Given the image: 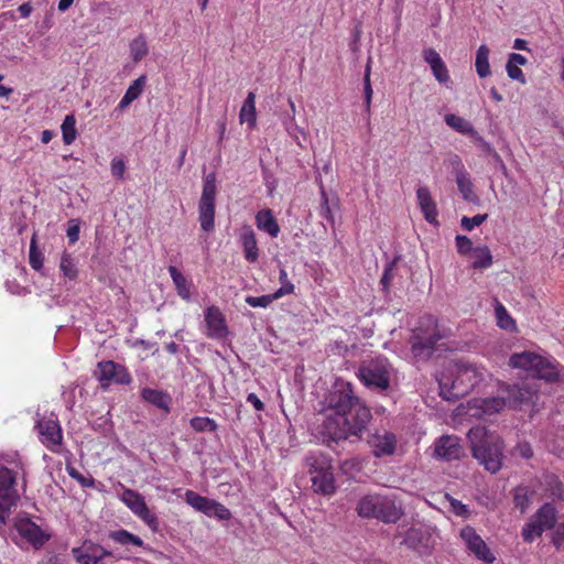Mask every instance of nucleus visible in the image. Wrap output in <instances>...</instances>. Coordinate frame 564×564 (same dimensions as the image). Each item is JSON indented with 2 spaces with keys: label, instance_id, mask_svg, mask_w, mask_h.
<instances>
[{
  "label": "nucleus",
  "instance_id": "nucleus-1",
  "mask_svg": "<svg viewBox=\"0 0 564 564\" xmlns=\"http://www.w3.org/2000/svg\"><path fill=\"white\" fill-rule=\"evenodd\" d=\"M324 420L316 427V437L329 448L354 437L361 441L372 419L371 411L355 393L352 384L336 381L324 398Z\"/></svg>",
  "mask_w": 564,
  "mask_h": 564
},
{
  "label": "nucleus",
  "instance_id": "nucleus-2",
  "mask_svg": "<svg viewBox=\"0 0 564 564\" xmlns=\"http://www.w3.org/2000/svg\"><path fill=\"white\" fill-rule=\"evenodd\" d=\"M471 455L484 468L498 473L505 458V442L500 435L486 427H475L468 432Z\"/></svg>",
  "mask_w": 564,
  "mask_h": 564
},
{
  "label": "nucleus",
  "instance_id": "nucleus-3",
  "mask_svg": "<svg viewBox=\"0 0 564 564\" xmlns=\"http://www.w3.org/2000/svg\"><path fill=\"white\" fill-rule=\"evenodd\" d=\"M358 516L361 518H376L384 523H395L404 514L402 507L387 496L368 495L357 505Z\"/></svg>",
  "mask_w": 564,
  "mask_h": 564
},
{
  "label": "nucleus",
  "instance_id": "nucleus-4",
  "mask_svg": "<svg viewBox=\"0 0 564 564\" xmlns=\"http://www.w3.org/2000/svg\"><path fill=\"white\" fill-rule=\"evenodd\" d=\"M437 381L442 399L454 402L468 394L480 378L473 366H463L458 368L455 378L442 375Z\"/></svg>",
  "mask_w": 564,
  "mask_h": 564
},
{
  "label": "nucleus",
  "instance_id": "nucleus-5",
  "mask_svg": "<svg viewBox=\"0 0 564 564\" xmlns=\"http://www.w3.org/2000/svg\"><path fill=\"white\" fill-rule=\"evenodd\" d=\"M393 368L383 356L365 359L359 364L357 376L368 389L387 391L390 389Z\"/></svg>",
  "mask_w": 564,
  "mask_h": 564
},
{
  "label": "nucleus",
  "instance_id": "nucleus-6",
  "mask_svg": "<svg viewBox=\"0 0 564 564\" xmlns=\"http://www.w3.org/2000/svg\"><path fill=\"white\" fill-rule=\"evenodd\" d=\"M306 466L311 475L312 489L315 494L333 496L337 486L333 473L332 462L321 455L306 458Z\"/></svg>",
  "mask_w": 564,
  "mask_h": 564
},
{
  "label": "nucleus",
  "instance_id": "nucleus-7",
  "mask_svg": "<svg viewBox=\"0 0 564 564\" xmlns=\"http://www.w3.org/2000/svg\"><path fill=\"white\" fill-rule=\"evenodd\" d=\"M216 173L210 172L204 177L202 196L198 203L199 224L205 232H210L215 228V208L217 193Z\"/></svg>",
  "mask_w": 564,
  "mask_h": 564
},
{
  "label": "nucleus",
  "instance_id": "nucleus-8",
  "mask_svg": "<svg viewBox=\"0 0 564 564\" xmlns=\"http://www.w3.org/2000/svg\"><path fill=\"white\" fill-rule=\"evenodd\" d=\"M15 481L17 473L0 460V524L6 523L19 498Z\"/></svg>",
  "mask_w": 564,
  "mask_h": 564
},
{
  "label": "nucleus",
  "instance_id": "nucleus-9",
  "mask_svg": "<svg viewBox=\"0 0 564 564\" xmlns=\"http://www.w3.org/2000/svg\"><path fill=\"white\" fill-rule=\"evenodd\" d=\"M95 377L100 382L102 390H107L111 383L129 386L132 382V377L127 367L113 360L99 361Z\"/></svg>",
  "mask_w": 564,
  "mask_h": 564
},
{
  "label": "nucleus",
  "instance_id": "nucleus-10",
  "mask_svg": "<svg viewBox=\"0 0 564 564\" xmlns=\"http://www.w3.org/2000/svg\"><path fill=\"white\" fill-rule=\"evenodd\" d=\"M400 544L416 552L420 556H430L435 541L427 529L411 527L402 535Z\"/></svg>",
  "mask_w": 564,
  "mask_h": 564
},
{
  "label": "nucleus",
  "instance_id": "nucleus-11",
  "mask_svg": "<svg viewBox=\"0 0 564 564\" xmlns=\"http://www.w3.org/2000/svg\"><path fill=\"white\" fill-rule=\"evenodd\" d=\"M459 535L465 542L467 549L476 556L477 560L482 561L486 564H492L496 561V556L491 550L473 527H464L460 530Z\"/></svg>",
  "mask_w": 564,
  "mask_h": 564
},
{
  "label": "nucleus",
  "instance_id": "nucleus-12",
  "mask_svg": "<svg viewBox=\"0 0 564 564\" xmlns=\"http://www.w3.org/2000/svg\"><path fill=\"white\" fill-rule=\"evenodd\" d=\"M37 433L41 442L52 452L58 453L63 443L62 426L57 417L37 420Z\"/></svg>",
  "mask_w": 564,
  "mask_h": 564
},
{
  "label": "nucleus",
  "instance_id": "nucleus-13",
  "mask_svg": "<svg viewBox=\"0 0 564 564\" xmlns=\"http://www.w3.org/2000/svg\"><path fill=\"white\" fill-rule=\"evenodd\" d=\"M465 456L460 440L454 435H443L434 444V457L436 459L451 462L458 460Z\"/></svg>",
  "mask_w": 564,
  "mask_h": 564
},
{
  "label": "nucleus",
  "instance_id": "nucleus-14",
  "mask_svg": "<svg viewBox=\"0 0 564 564\" xmlns=\"http://www.w3.org/2000/svg\"><path fill=\"white\" fill-rule=\"evenodd\" d=\"M538 390L528 383H516L507 386L503 399H506L507 406L513 410L521 409L522 405H528L533 402L536 397Z\"/></svg>",
  "mask_w": 564,
  "mask_h": 564
},
{
  "label": "nucleus",
  "instance_id": "nucleus-15",
  "mask_svg": "<svg viewBox=\"0 0 564 564\" xmlns=\"http://www.w3.org/2000/svg\"><path fill=\"white\" fill-rule=\"evenodd\" d=\"M14 542L22 549L35 547V523L29 514H18L14 521Z\"/></svg>",
  "mask_w": 564,
  "mask_h": 564
},
{
  "label": "nucleus",
  "instance_id": "nucleus-16",
  "mask_svg": "<svg viewBox=\"0 0 564 564\" xmlns=\"http://www.w3.org/2000/svg\"><path fill=\"white\" fill-rule=\"evenodd\" d=\"M205 322L207 326L206 335L214 339H224L228 336L229 330L226 324L225 315L219 307L212 305L205 311Z\"/></svg>",
  "mask_w": 564,
  "mask_h": 564
},
{
  "label": "nucleus",
  "instance_id": "nucleus-17",
  "mask_svg": "<svg viewBox=\"0 0 564 564\" xmlns=\"http://www.w3.org/2000/svg\"><path fill=\"white\" fill-rule=\"evenodd\" d=\"M368 445L372 448V455L376 458L393 455L397 447V437L391 432L380 435L378 432L369 433L367 437Z\"/></svg>",
  "mask_w": 564,
  "mask_h": 564
},
{
  "label": "nucleus",
  "instance_id": "nucleus-18",
  "mask_svg": "<svg viewBox=\"0 0 564 564\" xmlns=\"http://www.w3.org/2000/svg\"><path fill=\"white\" fill-rule=\"evenodd\" d=\"M416 198L424 219L432 225H438L437 206L433 199L430 189L426 186H420L416 189Z\"/></svg>",
  "mask_w": 564,
  "mask_h": 564
},
{
  "label": "nucleus",
  "instance_id": "nucleus-19",
  "mask_svg": "<svg viewBox=\"0 0 564 564\" xmlns=\"http://www.w3.org/2000/svg\"><path fill=\"white\" fill-rule=\"evenodd\" d=\"M442 338L438 330L434 329L432 334L421 336L416 334L411 339L412 352L415 356L431 357L434 352L436 343Z\"/></svg>",
  "mask_w": 564,
  "mask_h": 564
},
{
  "label": "nucleus",
  "instance_id": "nucleus-20",
  "mask_svg": "<svg viewBox=\"0 0 564 564\" xmlns=\"http://www.w3.org/2000/svg\"><path fill=\"white\" fill-rule=\"evenodd\" d=\"M140 395L142 400L162 410L165 414L171 412L172 397L166 391L147 387L141 390Z\"/></svg>",
  "mask_w": 564,
  "mask_h": 564
},
{
  "label": "nucleus",
  "instance_id": "nucleus-21",
  "mask_svg": "<svg viewBox=\"0 0 564 564\" xmlns=\"http://www.w3.org/2000/svg\"><path fill=\"white\" fill-rule=\"evenodd\" d=\"M423 58L430 65L433 75L438 83L445 84L449 80L448 69L440 54L434 48H425L423 51Z\"/></svg>",
  "mask_w": 564,
  "mask_h": 564
},
{
  "label": "nucleus",
  "instance_id": "nucleus-22",
  "mask_svg": "<svg viewBox=\"0 0 564 564\" xmlns=\"http://www.w3.org/2000/svg\"><path fill=\"white\" fill-rule=\"evenodd\" d=\"M473 405L477 410L475 415L480 417H485L487 415H492L500 412L505 406H507L506 399L503 397H491L484 399H474Z\"/></svg>",
  "mask_w": 564,
  "mask_h": 564
},
{
  "label": "nucleus",
  "instance_id": "nucleus-23",
  "mask_svg": "<svg viewBox=\"0 0 564 564\" xmlns=\"http://www.w3.org/2000/svg\"><path fill=\"white\" fill-rule=\"evenodd\" d=\"M72 555L77 560V556L79 555H88L89 557L93 556H100V557H111L113 561H117L115 554L112 551L107 550L102 545L93 542L90 539H86L83 541L80 546H76L72 549Z\"/></svg>",
  "mask_w": 564,
  "mask_h": 564
},
{
  "label": "nucleus",
  "instance_id": "nucleus-24",
  "mask_svg": "<svg viewBox=\"0 0 564 564\" xmlns=\"http://www.w3.org/2000/svg\"><path fill=\"white\" fill-rule=\"evenodd\" d=\"M240 241L242 243L245 259L253 263L259 258V249L257 245L256 234L250 226H245L240 234Z\"/></svg>",
  "mask_w": 564,
  "mask_h": 564
},
{
  "label": "nucleus",
  "instance_id": "nucleus-25",
  "mask_svg": "<svg viewBox=\"0 0 564 564\" xmlns=\"http://www.w3.org/2000/svg\"><path fill=\"white\" fill-rule=\"evenodd\" d=\"M540 361L538 367H534L533 376L549 383L560 381L561 370L557 369V366L542 356H540Z\"/></svg>",
  "mask_w": 564,
  "mask_h": 564
},
{
  "label": "nucleus",
  "instance_id": "nucleus-26",
  "mask_svg": "<svg viewBox=\"0 0 564 564\" xmlns=\"http://www.w3.org/2000/svg\"><path fill=\"white\" fill-rule=\"evenodd\" d=\"M540 362V355L525 350L522 352L512 354L508 364L512 368L533 372L534 367H538Z\"/></svg>",
  "mask_w": 564,
  "mask_h": 564
},
{
  "label": "nucleus",
  "instance_id": "nucleus-27",
  "mask_svg": "<svg viewBox=\"0 0 564 564\" xmlns=\"http://www.w3.org/2000/svg\"><path fill=\"white\" fill-rule=\"evenodd\" d=\"M556 514V508L551 502H544L531 517L535 522L540 523L545 531L555 529L557 524Z\"/></svg>",
  "mask_w": 564,
  "mask_h": 564
},
{
  "label": "nucleus",
  "instance_id": "nucleus-28",
  "mask_svg": "<svg viewBox=\"0 0 564 564\" xmlns=\"http://www.w3.org/2000/svg\"><path fill=\"white\" fill-rule=\"evenodd\" d=\"M257 220V227L269 234L272 238L278 237L280 232V226L278 224V220L273 216V213L271 209H262L258 212L256 216Z\"/></svg>",
  "mask_w": 564,
  "mask_h": 564
},
{
  "label": "nucleus",
  "instance_id": "nucleus-29",
  "mask_svg": "<svg viewBox=\"0 0 564 564\" xmlns=\"http://www.w3.org/2000/svg\"><path fill=\"white\" fill-rule=\"evenodd\" d=\"M215 499L200 496L198 492L187 490L185 492V501L195 510L204 513L207 517H212V507Z\"/></svg>",
  "mask_w": 564,
  "mask_h": 564
},
{
  "label": "nucleus",
  "instance_id": "nucleus-30",
  "mask_svg": "<svg viewBox=\"0 0 564 564\" xmlns=\"http://www.w3.org/2000/svg\"><path fill=\"white\" fill-rule=\"evenodd\" d=\"M121 500L135 516L145 511L148 507L144 497L130 488H123Z\"/></svg>",
  "mask_w": 564,
  "mask_h": 564
},
{
  "label": "nucleus",
  "instance_id": "nucleus-31",
  "mask_svg": "<svg viewBox=\"0 0 564 564\" xmlns=\"http://www.w3.org/2000/svg\"><path fill=\"white\" fill-rule=\"evenodd\" d=\"M457 188L462 194L464 200L479 204V197L474 192V184L470 180L469 173H465L456 177Z\"/></svg>",
  "mask_w": 564,
  "mask_h": 564
},
{
  "label": "nucleus",
  "instance_id": "nucleus-32",
  "mask_svg": "<svg viewBox=\"0 0 564 564\" xmlns=\"http://www.w3.org/2000/svg\"><path fill=\"white\" fill-rule=\"evenodd\" d=\"M169 273L173 280L177 294L186 301L191 300L189 284L183 273L174 265L169 267Z\"/></svg>",
  "mask_w": 564,
  "mask_h": 564
},
{
  "label": "nucleus",
  "instance_id": "nucleus-33",
  "mask_svg": "<svg viewBox=\"0 0 564 564\" xmlns=\"http://www.w3.org/2000/svg\"><path fill=\"white\" fill-rule=\"evenodd\" d=\"M444 120L447 126H449L452 129H454L455 131H457L459 133H463V134H466L469 137H470V134H476V129L474 128L471 122H469L468 120H466L463 117H459L454 113H447L445 116Z\"/></svg>",
  "mask_w": 564,
  "mask_h": 564
},
{
  "label": "nucleus",
  "instance_id": "nucleus-34",
  "mask_svg": "<svg viewBox=\"0 0 564 564\" xmlns=\"http://www.w3.org/2000/svg\"><path fill=\"white\" fill-rule=\"evenodd\" d=\"M489 53L490 51L485 44L480 45L476 52L475 67L480 78H486L491 74L489 65Z\"/></svg>",
  "mask_w": 564,
  "mask_h": 564
},
{
  "label": "nucleus",
  "instance_id": "nucleus-35",
  "mask_svg": "<svg viewBox=\"0 0 564 564\" xmlns=\"http://www.w3.org/2000/svg\"><path fill=\"white\" fill-rule=\"evenodd\" d=\"M291 291V288L278 289L272 294L261 295V296H247L246 303L252 307H268L273 301L286 295V292Z\"/></svg>",
  "mask_w": 564,
  "mask_h": 564
},
{
  "label": "nucleus",
  "instance_id": "nucleus-36",
  "mask_svg": "<svg viewBox=\"0 0 564 564\" xmlns=\"http://www.w3.org/2000/svg\"><path fill=\"white\" fill-rule=\"evenodd\" d=\"M108 536H109V539H111L112 541H115L116 543L121 544V545H133V546H138V547L143 546V541L140 536H138L124 529L110 531Z\"/></svg>",
  "mask_w": 564,
  "mask_h": 564
},
{
  "label": "nucleus",
  "instance_id": "nucleus-37",
  "mask_svg": "<svg viewBox=\"0 0 564 564\" xmlns=\"http://www.w3.org/2000/svg\"><path fill=\"white\" fill-rule=\"evenodd\" d=\"M256 95L250 91L241 107L240 110V121L247 122L249 126H254L256 123Z\"/></svg>",
  "mask_w": 564,
  "mask_h": 564
},
{
  "label": "nucleus",
  "instance_id": "nucleus-38",
  "mask_svg": "<svg viewBox=\"0 0 564 564\" xmlns=\"http://www.w3.org/2000/svg\"><path fill=\"white\" fill-rule=\"evenodd\" d=\"M545 486L549 496L553 500L563 501L564 500V484L561 479L554 475L550 474L545 477Z\"/></svg>",
  "mask_w": 564,
  "mask_h": 564
},
{
  "label": "nucleus",
  "instance_id": "nucleus-39",
  "mask_svg": "<svg viewBox=\"0 0 564 564\" xmlns=\"http://www.w3.org/2000/svg\"><path fill=\"white\" fill-rule=\"evenodd\" d=\"M130 54L134 63H139L149 53L148 43L143 34L138 35L130 42Z\"/></svg>",
  "mask_w": 564,
  "mask_h": 564
},
{
  "label": "nucleus",
  "instance_id": "nucleus-40",
  "mask_svg": "<svg viewBox=\"0 0 564 564\" xmlns=\"http://www.w3.org/2000/svg\"><path fill=\"white\" fill-rule=\"evenodd\" d=\"M474 257L475 261L471 264L474 269H487L492 264V254L487 246L476 247Z\"/></svg>",
  "mask_w": 564,
  "mask_h": 564
},
{
  "label": "nucleus",
  "instance_id": "nucleus-41",
  "mask_svg": "<svg viewBox=\"0 0 564 564\" xmlns=\"http://www.w3.org/2000/svg\"><path fill=\"white\" fill-rule=\"evenodd\" d=\"M76 119L74 115H67L62 123V134L65 144H72L77 135Z\"/></svg>",
  "mask_w": 564,
  "mask_h": 564
},
{
  "label": "nucleus",
  "instance_id": "nucleus-42",
  "mask_svg": "<svg viewBox=\"0 0 564 564\" xmlns=\"http://www.w3.org/2000/svg\"><path fill=\"white\" fill-rule=\"evenodd\" d=\"M543 532L542 525L530 517L529 521L522 528L521 535L524 542L531 543L535 538L541 536Z\"/></svg>",
  "mask_w": 564,
  "mask_h": 564
},
{
  "label": "nucleus",
  "instance_id": "nucleus-43",
  "mask_svg": "<svg viewBox=\"0 0 564 564\" xmlns=\"http://www.w3.org/2000/svg\"><path fill=\"white\" fill-rule=\"evenodd\" d=\"M399 260L400 256H397L390 262H388L380 279L381 290L386 294H388L390 291L391 282L394 278V269Z\"/></svg>",
  "mask_w": 564,
  "mask_h": 564
},
{
  "label": "nucleus",
  "instance_id": "nucleus-44",
  "mask_svg": "<svg viewBox=\"0 0 564 564\" xmlns=\"http://www.w3.org/2000/svg\"><path fill=\"white\" fill-rule=\"evenodd\" d=\"M189 424L196 432H215L218 429L216 421L210 417L194 416Z\"/></svg>",
  "mask_w": 564,
  "mask_h": 564
},
{
  "label": "nucleus",
  "instance_id": "nucleus-45",
  "mask_svg": "<svg viewBox=\"0 0 564 564\" xmlns=\"http://www.w3.org/2000/svg\"><path fill=\"white\" fill-rule=\"evenodd\" d=\"M59 269L63 274L69 280H75L78 276V270L76 263L69 253L63 252L59 263Z\"/></svg>",
  "mask_w": 564,
  "mask_h": 564
},
{
  "label": "nucleus",
  "instance_id": "nucleus-46",
  "mask_svg": "<svg viewBox=\"0 0 564 564\" xmlns=\"http://www.w3.org/2000/svg\"><path fill=\"white\" fill-rule=\"evenodd\" d=\"M530 503H531V499L528 495L527 488L521 487V486L517 487L514 489V495H513L514 508L519 509L520 512L523 514L529 509Z\"/></svg>",
  "mask_w": 564,
  "mask_h": 564
},
{
  "label": "nucleus",
  "instance_id": "nucleus-47",
  "mask_svg": "<svg viewBox=\"0 0 564 564\" xmlns=\"http://www.w3.org/2000/svg\"><path fill=\"white\" fill-rule=\"evenodd\" d=\"M496 317H497V324L502 329H511L516 326V322L512 319V317L508 314L505 306L497 302L496 305Z\"/></svg>",
  "mask_w": 564,
  "mask_h": 564
},
{
  "label": "nucleus",
  "instance_id": "nucleus-48",
  "mask_svg": "<svg viewBox=\"0 0 564 564\" xmlns=\"http://www.w3.org/2000/svg\"><path fill=\"white\" fill-rule=\"evenodd\" d=\"M66 471L70 478L80 484L84 488H93L95 486V478L91 476L85 477L72 464H66Z\"/></svg>",
  "mask_w": 564,
  "mask_h": 564
},
{
  "label": "nucleus",
  "instance_id": "nucleus-49",
  "mask_svg": "<svg viewBox=\"0 0 564 564\" xmlns=\"http://www.w3.org/2000/svg\"><path fill=\"white\" fill-rule=\"evenodd\" d=\"M444 163L452 169V173L455 175V178L459 175L468 173L463 164L462 159L456 153H449Z\"/></svg>",
  "mask_w": 564,
  "mask_h": 564
},
{
  "label": "nucleus",
  "instance_id": "nucleus-50",
  "mask_svg": "<svg viewBox=\"0 0 564 564\" xmlns=\"http://www.w3.org/2000/svg\"><path fill=\"white\" fill-rule=\"evenodd\" d=\"M321 197H322V202H321L319 215H321V217L326 219L330 225H334L335 220H334L333 209H332L327 193L325 192V188L323 185L321 186Z\"/></svg>",
  "mask_w": 564,
  "mask_h": 564
},
{
  "label": "nucleus",
  "instance_id": "nucleus-51",
  "mask_svg": "<svg viewBox=\"0 0 564 564\" xmlns=\"http://www.w3.org/2000/svg\"><path fill=\"white\" fill-rule=\"evenodd\" d=\"M370 64L368 63L366 65L365 74H364V98H365V108L366 111L370 112V105H371V98H372V87L370 82Z\"/></svg>",
  "mask_w": 564,
  "mask_h": 564
},
{
  "label": "nucleus",
  "instance_id": "nucleus-52",
  "mask_svg": "<svg viewBox=\"0 0 564 564\" xmlns=\"http://www.w3.org/2000/svg\"><path fill=\"white\" fill-rule=\"evenodd\" d=\"M488 218V214H477L474 217L464 216L460 219V227L466 231H471L475 227L484 224Z\"/></svg>",
  "mask_w": 564,
  "mask_h": 564
},
{
  "label": "nucleus",
  "instance_id": "nucleus-53",
  "mask_svg": "<svg viewBox=\"0 0 564 564\" xmlns=\"http://www.w3.org/2000/svg\"><path fill=\"white\" fill-rule=\"evenodd\" d=\"M511 454L525 460L531 459L534 455L533 448L528 441L518 442L512 448Z\"/></svg>",
  "mask_w": 564,
  "mask_h": 564
},
{
  "label": "nucleus",
  "instance_id": "nucleus-54",
  "mask_svg": "<svg viewBox=\"0 0 564 564\" xmlns=\"http://www.w3.org/2000/svg\"><path fill=\"white\" fill-rule=\"evenodd\" d=\"M447 499L449 500L451 510L455 516L462 517V518H469L470 517V510L466 505H464L460 500H457L449 495H446Z\"/></svg>",
  "mask_w": 564,
  "mask_h": 564
},
{
  "label": "nucleus",
  "instance_id": "nucleus-55",
  "mask_svg": "<svg viewBox=\"0 0 564 564\" xmlns=\"http://www.w3.org/2000/svg\"><path fill=\"white\" fill-rule=\"evenodd\" d=\"M147 83V76L141 75L128 87L127 94L130 95L134 100L140 97Z\"/></svg>",
  "mask_w": 564,
  "mask_h": 564
},
{
  "label": "nucleus",
  "instance_id": "nucleus-56",
  "mask_svg": "<svg viewBox=\"0 0 564 564\" xmlns=\"http://www.w3.org/2000/svg\"><path fill=\"white\" fill-rule=\"evenodd\" d=\"M457 252L460 254H468L469 252H474L473 241L465 235H457L455 237Z\"/></svg>",
  "mask_w": 564,
  "mask_h": 564
},
{
  "label": "nucleus",
  "instance_id": "nucleus-57",
  "mask_svg": "<svg viewBox=\"0 0 564 564\" xmlns=\"http://www.w3.org/2000/svg\"><path fill=\"white\" fill-rule=\"evenodd\" d=\"M262 175H263V182L267 187V192L269 196L273 195V192L275 191L278 186V180L275 178L274 174L265 166H261Z\"/></svg>",
  "mask_w": 564,
  "mask_h": 564
},
{
  "label": "nucleus",
  "instance_id": "nucleus-58",
  "mask_svg": "<svg viewBox=\"0 0 564 564\" xmlns=\"http://www.w3.org/2000/svg\"><path fill=\"white\" fill-rule=\"evenodd\" d=\"M212 517H215L218 520H229L232 518V513L226 506L214 500L212 507Z\"/></svg>",
  "mask_w": 564,
  "mask_h": 564
},
{
  "label": "nucleus",
  "instance_id": "nucleus-59",
  "mask_svg": "<svg viewBox=\"0 0 564 564\" xmlns=\"http://www.w3.org/2000/svg\"><path fill=\"white\" fill-rule=\"evenodd\" d=\"M138 517L142 519L153 532L159 530V519L148 507L145 508V511L139 513Z\"/></svg>",
  "mask_w": 564,
  "mask_h": 564
},
{
  "label": "nucleus",
  "instance_id": "nucleus-60",
  "mask_svg": "<svg viewBox=\"0 0 564 564\" xmlns=\"http://www.w3.org/2000/svg\"><path fill=\"white\" fill-rule=\"evenodd\" d=\"M552 544L555 549H564V522L557 523L552 533Z\"/></svg>",
  "mask_w": 564,
  "mask_h": 564
},
{
  "label": "nucleus",
  "instance_id": "nucleus-61",
  "mask_svg": "<svg viewBox=\"0 0 564 564\" xmlns=\"http://www.w3.org/2000/svg\"><path fill=\"white\" fill-rule=\"evenodd\" d=\"M506 70H507L508 77L510 79L518 80L521 84H525L527 83L524 74L521 70V68H519V66H516V65L507 62Z\"/></svg>",
  "mask_w": 564,
  "mask_h": 564
},
{
  "label": "nucleus",
  "instance_id": "nucleus-62",
  "mask_svg": "<svg viewBox=\"0 0 564 564\" xmlns=\"http://www.w3.org/2000/svg\"><path fill=\"white\" fill-rule=\"evenodd\" d=\"M470 138L485 154L490 155L495 151L491 144L488 143L477 131L476 134H470Z\"/></svg>",
  "mask_w": 564,
  "mask_h": 564
},
{
  "label": "nucleus",
  "instance_id": "nucleus-63",
  "mask_svg": "<svg viewBox=\"0 0 564 564\" xmlns=\"http://www.w3.org/2000/svg\"><path fill=\"white\" fill-rule=\"evenodd\" d=\"M79 224H78V220L76 219H70L68 221V227H67V237H68V240H69V243H75L76 241H78L79 239Z\"/></svg>",
  "mask_w": 564,
  "mask_h": 564
},
{
  "label": "nucleus",
  "instance_id": "nucleus-64",
  "mask_svg": "<svg viewBox=\"0 0 564 564\" xmlns=\"http://www.w3.org/2000/svg\"><path fill=\"white\" fill-rule=\"evenodd\" d=\"M110 167H111V174L116 178H118V180H122L123 178V174H124V170H126V164H124L122 159H119V158L112 159Z\"/></svg>",
  "mask_w": 564,
  "mask_h": 564
}]
</instances>
